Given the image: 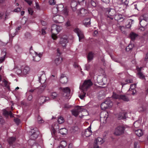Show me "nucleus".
I'll list each match as a JSON object with an SVG mask.
<instances>
[{
    "instance_id": "nucleus-41",
    "label": "nucleus",
    "mask_w": 148,
    "mask_h": 148,
    "mask_svg": "<svg viewBox=\"0 0 148 148\" xmlns=\"http://www.w3.org/2000/svg\"><path fill=\"white\" fill-rule=\"evenodd\" d=\"M89 3L92 6L94 7H96L97 5L95 0H91Z\"/></svg>"
},
{
    "instance_id": "nucleus-2",
    "label": "nucleus",
    "mask_w": 148,
    "mask_h": 148,
    "mask_svg": "<svg viewBox=\"0 0 148 148\" xmlns=\"http://www.w3.org/2000/svg\"><path fill=\"white\" fill-rule=\"evenodd\" d=\"M92 85L90 79L85 80L83 84L79 86V88L82 91H86Z\"/></svg>"
},
{
    "instance_id": "nucleus-52",
    "label": "nucleus",
    "mask_w": 148,
    "mask_h": 148,
    "mask_svg": "<svg viewBox=\"0 0 148 148\" xmlns=\"http://www.w3.org/2000/svg\"><path fill=\"white\" fill-rule=\"evenodd\" d=\"M49 3L50 5H54L56 3L55 0H49Z\"/></svg>"
},
{
    "instance_id": "nucleus-19",
    "label": "nucleus",
    "mask_w": 148,
    "mask_h": 148,
    "mask_svg": "<svg viewBox=\"0 0 148 148\" xmlns=\"http://www.w3.org/2000/svg\"><path fill=\"white\" fill-rule=\"evenodd\" d=\"M60 89L62 90L64 93H66L67 95L69 94L71 91L70 88L68 87H66L65 88L60 87Z\"/></svg>"
},
{
    "instance_id": "nucleus-7",
    "label": "nucleus",
    "mask_w": 148,
    "mask_h": 148,
    "mask_svg": "<svg viewBox=\"0 0 148 148\" xmlns=\"http://www.w3.org/2000/svg\"><path fill=\"white\" fill-rule=\"evenodd\" d=\"M49 100V97L42 96L39 98L37 102L39 104L41 105L45 102H48Z\"/></svg>"
},
{
    "instance_id": "nucleus-45",
    "label": "nucleus",
    "mask_w": 148,
    "mask_h": 148,
    "mask_svg": "<svg viewBox=\"0 0 148 148\" xmlns=\"http://www.w3.org/2000/svg\"><path fill=\"white\" fill-rule=\"evenodd\" d=\"M136 84H134L131 85L130 88L129 89V90H134L136 88Z\"/></svg>"
},
{
    "instance_id": "nucleus-53",
    "label": "nucleus",
    "mask_w": 148,
    "mask_h": 148,
    "mask_svg": "<svg viewBox=\"0 0 148 148\" xmlns=\"http://www.w3.org/2000/svg\"><path fill=\"white\" fill-rule=\"evenodd\" d=\"M3 114L5 116H8L9 115L8 112L4 110H3Z\"/></svg>"
},
{
    "instance_id": "nucleus-42",
    "label": "nucleus",
    "mask_w": 148,
    "mask_h": 148,
    "mask_svg": "<svg viewBox=\"0 0 148 148\" xmlns=\"http://www.w3.org/2000/svg\"><path fill=\"white\" fill-rule=\"evenodd\" d=\"M58 12V11L56 7H53L52 9V12L53 15H56V14Z\"/></svg>"
},
{
    "instance_id": "nucleus-61",
    "label": "nucleus",
    "mask_w": 148,
    "mask_h": 148,
    "mask_svg": "<svg viewBox=\"0 0 148 148\" xmlns=\"http://www.w3.org/2000/svg\"><path fill=\"white\" fill-rule=\"evenodd\" d=\"M16 35V34L15 33H11V32H10V33L9 34V36L12 37H13L14 36Z\"/></svg>"
},
{
    "instance_id": "nucleus-12",
    "label": "nucleus",
    "mask_w": 148,
    "mask_h": 148,
    "mask_svg": "<svg viewBox=\"0 0 148 148\" xmlns=\"http://www.w3.org/2000/svg\"><path fill=\"white\" fill-rule=\"evenodd\" d=\"M60 81L62 84H66L68 81V78L64 74H62L60 76Z\"/></svg>"
},
{
    "instance_id": "nucleus-9",
    "label": "nucleus",
    "mask_w": 148,
    "mask_h": 148,
    "mask_svg": "<svg viewBox=\"0 0 148 148\" xmlns=\"http://www.w3.org/2000/svg\"><path fill=\"white\" fill-rule=\"evenodd\" d=\"M68 42V38L66 36H63L61 38L60 42L63 47H65Z\"/></svg>"
},
{
    "instance_id": "nucleus-54",
    "label": "nucleus",
    "mask_w": 148,
    "mask_h": 148,
    "mask_svg": "<svg viewBox=\"0 0 148 148\" xmlns=\"http://www.w3.org/2000/svg\"><path fill=\"white\" fill-rule=\"evenodd\" d=\"M28 10L29 14L32 15L33 12V11L32 9L31 8H28Z\"/></svg>"
},
{
    "instance_id": "nucleus-25",
    "label": "nucleus",
    "mask_w": 148,
    "mask_h": 148,
    "mask_svg": "<svg viewBox=\"0 0 148 148\" xmlns=\"http://www.w3.org/2000/svg\"><path fill=\"white\" fill-rule=\"evenodd\" d=\"M135 134L138 136H140L143 134L142 130L140 129H138L135 130Z\"/></svg>"
},
{
    "instance_id": "nucleus-11",
    "label": "nucleus",
    "mask_w": 148,
    "mask_h": 148,
    "mask_svg": "<svg viewBox=\"0 0 148 148\" xmlns=\"http://www.w3.org/2000/svg\"><path fill=\"white\" fill-rule=\"evenodd\" d=\"M108 12L109 13V15L108 16V17L112 20L114 18V16L116 13L115 10L114 9H111L110 10H108Z\"/></svg>"
},
{
    "instance_id": "nucleus-1",
    "label": "nucleus",
    "mask_w": 148,
    "mask_h": 148,
    "mask_svg": "<svg viewBox=\"0 0 148 148\" xmlns=\"http://www.w3.org/2000/svg\"><path fill=\"white\" fill-rule=\"evenodd\" d=\"M62 29L61 27L56 25L54 24L52 25L51 28V37L53 40H55L56 39L57 37L56 35Z\"/></svg>"
},
{
    "instance_id": "nucleus-28",
    "label": "nucleus",
    "mask_w": 148,
    "mask_h": 148,
    "mask_svg": "<svg viewBox=\"0 0 148 148\" xmlns=\"http://www.w3.org/2000/svg\"><path fill=\"white\" fill-rule=\"evenodd\" d=\"M66 145V143L65 141H62L60 142V145L58 148H64Z\"/></svg>"
},
{
    "instance_id": "nucleus-58",
    "label": "nucleus",
    "mask_w": 148,
    "mask_h": 148,
    "mask_svg": "<svg viewBox=\"0 0 148 148\" xmlns=\"http://www.w3.org/2000/svg\"><path fill=\"white\" fill-rule=\"evenodd\" d=\"M25 1L29 5H30L32 3V1L31 0H25Z\"/></svg>"
},
{
    "instance_id": "nucleus-46",
    "label": "nucleus",
    "mask_w": 148,
    "mask_h": 148,
    "mask_svg": "<svg viewBox=\"0 0 148 148\" xmlns=\"http://www.w3.org/2000/svg\"><path fill=\"white\" fill-rule=\"evenodd\" d=\"M90 65L88 63H87L85 65V69L87 71H88L90 69Z\"/></svg>"
},
{
    "instance_id": "nucleus-34",
    "label": "nucleus",
    "mask_w": 148,
    "mask_h": 148,
    "mask_svg": "<svg viewBox=\"0 0 148 148\" xmlns=\"http://www.w3.org/2000/svg\"><path fill=\"white\" fill-rule=\"evenodd\" d=\"M59 132L61 134L64 135L67 133V130L65 128H62L60 129Z\"/></svg>"
},
{
    "instance_id": "nucleus-32",
    "label": "nucleus",
    "mask_w": 148,
    "mask_h": 148,
    "mask_svg": "<svg viewBox=\"0 0 148 148\" xmlns=\"http://www.w3.org/2000/svg\"><path fill=\"white\" fill-rule=\"evenodd\" d=\"M125 83L122 82L121 83V84L122 86L129 83H133V80L132 79H127L125 80Z\"/></svg>"
},
{
    "instance_id": "nucleus-30",
    "label": "nucleus",
    "mask_w": 148,
    "mask_h": 148,
    "mask_svg": "<svg viewBox=\"0 0 148 148\" xmlns=\"http://www.w3.org/2000/svg\"><path fill=\"white\" fill-rule=\"evenodd\" d=\"M58 9V12H62L64 9V5L62 4H60L56 6Z\"/></svg>"
},
{
    "instance_id": "nucleus-24",
    "label": "nucleus",
    "mask_w": 148,
    "mask_h": 148,
    "mask_svg": "<svg viewBox=\"0 0 148 148\" xmlns=\"http://www.w3.org/2000/svg\"><path fill=\"white\" fill-rule=\"evenodd\" d=\"M94 54L92 52H90L87 56L88 62H90L93 59Z\"/></svg>"
},
{
    "instance_id": "nucleus-38",
    "label": "nucleus",
    "mask_w": 148,
    "mask_h": 148,
    "mask_svg": "<svg viewBox=\"0 0 148 148\" xmlns=\"http://www.w3.org/2000/svg\"><path fill=\"white\" fill-rule=\"evenodd\" d=\"M58 121L59 124H62L64 122V118L60 116L58 118Z\"/></svg>"
},
{
    "instance_id": "nucleus-57",
    "label": "nucleus",
    "mask_w": 148,
    "mask_h": 148,
    "mask_svg": "<svg viewBox=\"0 0 148 148\" xmlns=\"http://www.w3.org/2000/svg\"><path fill=\"white\" fill-rule=\"evenodd\" d=\"M16 73L18 75L22 73V71L19 69H17L16 71Z\"/></svg>"
},
{
    "instance_id": "nucleus-17",
    "label": "nucleus",
    "mask_w": 148,
    "mask_h": 148,
    "mask_svg": "<svg viewBox=\"0 0 148 148\" xmlns=\"http://www.w3.org/2000/svg\"><path fill=\"white\" fill-rule=\"evenodd\" d=\"M88 11L87 10L84 9V8L81 9L79 12H78V14L82 16H84Z\"/></svg>"
},
{
    "instance_id": "nucleus-51",
    "label": "nucleus",
    "mask_w": 148,
    "mask_h": 148,
    "mask_svg": "<svg viewBox=\"0 0 148 148\" xmlns=\"http://www.w3.org/2000/svg\"><path fill=\"white\" fill-rule=\"evenodd\" d=\"M38 120L39 123H41L43 122V120L41 119L40 116H38Z\"/></svg>"
},
{
    "instance_id": "nucleus-26",
    "label": "nucleus",
    "mask_w": 148,
    "mask_h": 148,
    "mask_svg": "<svg viewBox=\"0 0 148 148\" xmlns=\"http://www.w3.org/2000/svg\"><path fill=\"white\" fill-rule=\"evenodd\" d=\"M2 56L0 57V63H2L5 60V56L6 55V52L5 51H2L1 53Z\"/></svg>"
},
{
    "instance_id": "nucleus-49",
    "label": "nucleus",
    "mask_w": 148,
    "mask_h": 148,
    "mask_svg": "<svg viewBox=\"0 0 148 148\" xmlns=\"http://www.w3.org/2000/svg\"><path fill=\"white\" fill-rule=\"evenodd\" d=\"M83 92V94L79 96V97L81 99H83L84 97L86 95V91H82Z\"/></svg>"
},
{
    "instance_id": "nucleus-33",
    "label": "nucleus",
    "mask_w": 148,
    "mask_h": 148,
    "mask_svg": "<svg viewBox=\"0 0 148 148\" xmlns=\"http://www.w3.org/2000/svg\"><path fill=\"white\" fill-rule=\"evenodd\" d=\"M133 20H128L127 22V24L126 25V27L127 28H130L131 27V25L133 23Z\"/></svg>"
},
{
    "instance_id": "nucleus-4",
    "label": "nucleus",
    "mask_w": 148,
    "mask_h": 148,
    "mask_svg": "<svg viewBox=\"0 0 148 148\" xmlns=\"http://www.w3.org/2000/svg\"><path fill=\"white\" fill-rule=\"evenodd\" d=\"M112 106V103L109 99L106 100L102 103L101 107L102 110H105L108 108H110Z\"/></svg>"
},
{
    "instance_id": "nucleus-16",
    "label": "nucleus",
    "mask_w": 148,
    "mask_h": 148,
    "mask_svg": "<svg viewBox=\"0 0 148 148\" xmlns=\"http://www.w3.org/2000/svg\"><path fill=\"white\" fill-rule=\"evenodd\" d=\"M127 113L125 112L120 113L118 116V119H125L126 118Z\"/></svg>"
},
{
    "instance_id": "nucleus-23",
    "label": "nucleus",
    "mask_w": 148,
    "mask_h": 148,
    "mask_svg": "<svg viewBox=\"0 0 148 148\" xmlns=\"http://www.w3.org/2000/svg\"><path fill=\"white\" fill-rule=\"evenodd\" d=\"M77 3L76 2H72L71 3V7L73 11H75L77 10Z\"/></svg>"
},
{
    "instance_id": "nucleus-15",
    "label": "nucleus",
    "mask_w": 148,
    "mask_h": 148,
    "mask_svg": "<svg viewBox=\"0 0 148 148\" xmlns=\"http://www.w3.org/2000/svg\"><path fill=\"white\" fill-rule=\"evenodd\" d=\"M114 18L116 20L120 22L123 21L124 20L122 15L118 14L115 15Z\"/></svg>"
},
{
    "instance_id": "nucleus-14",
    "label": "nucleus",
    "mask_w": 148,
    "mask_h": 148,
    "mask_svg": "<svg viewBox=\"0 0 148 148\" xmlns=\"http://www.w3.org/2000/svg\"><path fill=\"white\" fill-rule=\"evenodd\" d=\"M91 126H90L86 129L85 131L84 134L86 137H88L92 134V132L91 130Z\"/></svg>"
},
{
    "instance_id": "nucleus-55",
    "label": "nucleus",
    "mask_w": 148,
    "mask_h": 148,
    "mask_svg": "<svg viewBox=\"0 0 148 148\" xmlns=\"http://www.w3.org/2000/svg\"><path fill=\"white\" fill-rule=\"evenodd\" d=\"M139 145L138 144V143L137 142H135L134 144V148H138L139 147Z\"/></svg>"
},
{
    "instance_id": "nucleus-21",
    "label": "nucleus",
    "mask_w": 148,
    "mask_h": 148,
    "mask_svg": "<svg viewBox=\"0 0 148 148\" xmlns=\"http://www.w3.org/2000/svg\"><path fill=\"white\" fill-rule=\"evenodd\" d=\"M16 138H15L11 137H9L8 139V141L9 144H13L16 140Z\"/></svg>"
},
{
    "instance_id": "nucleus-31",
    "label": "nucleus",
    "mask_w": 148,
    "mask_h": 148,
    "mask_svg": "<svg viewBox=\"0 0 148 148\" xmlns=\"http://www.w3.org/2000/svg\"><path fill=\"white\" fill-rule=\"evenodd\" d=\"M137 36V35L133 32H132L130 34V37L132 41L135 40Z\"/></svg>"
},
{
    "instance_id": "nucleus-62",
    "label": "nucleus",
    "mask_w": 148,
    "mask_h": 148,
    "mask_svg": "<svg viewBox=\"0 0 148 148\" xmlns=\"http://www.w3.org/2000/svg\"><path fill=\"white\" fill-rule=\"evenodd\" d=\"M64 107L65 108H69L71 107V106L67 104H65L64 105Z\"/></svg>"
},
{
    "instance_id": "nucleus-18",
    "label": "nucleus",
    "mask_w": 148,
    "mask_h": 148,
    "mask_svg": "<svg viewBox=\"0 0 148 148\" xmlns=\"http://www.w3.org/2000/svg\"><path fill=\"white\" fill-rule=\"evenodd\" d=\"M83 23L86 27H89L90 25V19L89 18L85 19L83 21Z\"/></svg>"
},
{
    "instance_id": "nucleus-27",
    "label": "nucleus",
    "mask_w": 148,
    "mask_h": 148,
    "mask_svg": "<svg viewBox=\"0 0 148 148\" xmlns=\"http://www.w3.org/2000/svg\"><path fill=\"white\" fill-rule=\"evenodd\" d=\"M62 61V59L60 57L57 58L55 60V64L58 66L61 63Z\"/></svg>"
},
{
    "instance_id": "nucleus-22",
    "label": "nucleus",
    "mask_w": 148,
    "mask_h": 148,
    "mask_svg": "<svg viewBox=\"0 0 148 148\" xmlns=\"http://www.w3.org/2000/svg\"><path fill=\"white\" fill-rule=\"evenodd\" d=\"M30 70L28 66H25L22 70V73L25 75L28 73Z\"/></svg>"
},
{
    "instance_id": "nucleus-60",
    "label": "nucleus",
    "mask_w": 148,
    "mask_h": 148,
    "mask_svg": "<svg viewBox=\"0 0 148 148\" xmlns=\"http://www.w3.org/2000/svg\"><path fill=\"white\" fill-rule=\"evenodd\" d=\"M138 110L139 112H142L144 111V109L143 107H140L138 108Z\"/></svg>"
},
{
    "instance_id": "nucleus-47",
    "label": "nucleus",
    "mask_w": 148,
    "mask_h": 148,
    "mask_svg": "<svg viewBox=\"0 0 148 148\" xmlns=\"http://www.w3.org/2000/svg\"><path fill=\"white\" fill-rule=\"evenodd\" d=\"M25 37L28 38H30L31 37L30 34L28 32H27L25 34Z\"/></svg>"
},
{
    "instance_id": "nucleus-63",
    "label": "nucleus",
    "mask_w": 148,
    "mask_h": 148,
    "mask_svg": "<svg viewBox=\"0 0 148 148\" xmlns=\"http://www.w3.org/2000/svg\"><path fill=\"white\" fill-rule=\"evenodd\" d=\"M14 11L15 12H18L20 11L21 9L20 8H18L16 9H15Z\"/></svg>"
},
{
    "instance_id": "nucleus-10",
    "label": "nucleus",
    "mask_w": 148,
    "mask_h": 148,
    "mask_svg": "<svg viewBox=\"0 0 148 148\" xmlns=\"http://www.w3.org/2000/svg\"><path fill=\"white\" fill-rule=\"evenodd\" d=\"M74 31L77 33L79 37V40L80 42L81 40L84 38V36L83 32L78 28L75 29L74 30Z\"/></svg>"
},
{
    "instance_id": "nucleus-8",
    "label": "nucleus",
    "mask_w": 148,
    "mask_h": 148,
    "mask_svg": "<svg viewBox=\"0 0 148 148\" xmlns=\"http://www.w3.org/2000/svg\"><path fill=\"white\" fill-rule=\"evenodd\" d=\"M108 117V112H105L101 113L100 115V121H102L103 123H106V120Z\"/></svg>"
},
{
    "instance_id": "nucleus-13",
    "label": "nucleus",
    "mask_w": 148,
    "mask_h": 148,
    "mask_svg": "<svg viewBox=\"0 0 148 148\" xmlns=\"http://www.w3.org/2000/svg\"><path fill=\"white\" fill-rule=\"evenodd\" d=\"M35 53V56L33 57V60L35 61L38 62L41 59V58L42 56V53H38L37 52H34Z\"/></svg>"
},
{
    "instance_id": "nucleus-43",
    "label": "nucleus",
    "mask_w": 148,
    "mask_h": 148,
    "mask_svg": "<svg viewBox=\"0 0 148 148\" xmlns=\"http://www.w3.org/2000/svg\"><path fill=\"white\" fill-rule=\"evenodd\" d=\"M62 12V13H63V14L65 16H66L68 15V10L66 9H64Z\"/></svg>"
},
{
    "instance_id": "nucleus-44",
    "label": "nucleus",
    "mask_w": 148,
    "mask_h": 148,
    "mask_svg": "<svg viewBox=\"0 0 148 148\" xmlns=\"http://www.w3.org/2000/svg\"><path fill=\"white\" fill-rule=\"evenodd\" d=\"M119 29L121 30L123 33H124L125 31V28L123 26H120L119 27Z\"/></svg>"
},
{
    "instance_id": "nucleus-3",
    "label": "nucleus",
    "mask_w": 148,
    "mask_h": 148,
    "mask_svg": "<svg viewBox=\"0 0 148 148\" xmlns=\"http://www.w3.org/2000/svg\"><path fill=\"white\" fill-rule=\"evenodd\" d=\"M125 129V127L123 125L118 126L115 129L114 134L117 136L120 135L124 133Z\"/></svg>"
},
{
    "instance_id": "nucleus-48",
    "label": "nucleus",
    "mask_w": 148,
    "mask_h": 148,
    "mask_svg": "<svg viewBox=\"0 0 148 148\" xmlns=\"http://www.w3.org/2000/svg\"><path fill=\"white\" fill-rule=\"evenodd\" d=\"M14 120L16 124L17 125H18L20 122V120L17 118H14Z\"/></svg>"
},
{
    "instance_id": "nucleus-64",
    "label": "nucleus",
    "mask_w": 148,
    "mask_h": 148,
    "mask_svg": "<svg viewBox=\"0 0 148 148\" xmlns=\"http://www.w3.org/2000/svg\"><path fill=\"white\" fill-rule=\"evenodd\" d=\"M142 68V67L139 68V67H137L136 68V69H137V71L138 72H141V70Z\"/></svg>"
},
{
    "instance_id": "nucleus-20",
    "label": "nucleus",
    "mask_w": 148,
    "mask_h": 148,
    "mask_svg": "<svg viewBox=\"0 0 148 148\" xmlns=\"http://www.w3.org/2000/svg\"><path fill=\"white\" fill-rule=\"evenodd\" d=\"M38 135L37 132H33L32 134L30 136V138L32 140H35L38 137Z\"/></svg>"
},
{
    "instance_id": "nucleus-6",
    "label": "nucleus",
    "mask_w": 148,
    "mask_h": 148,
    "mask_svg": "<svg viewBox=\"0 0 148 148\" xmlns=\"http://www.w3.org/2000/svg\"><path fill=\"white\" fill-rule=\"evenodd\" d=\"M81 107L78 106H76L75 108L71 110L72 114L75 116H77L79 112L83 111V110Z\"/></svg>"
},
{
    "instance_id": "nucleus-59",
    "label": "nucleus",
    "mask_w": 148,
    "mask_h": 148,
    "mask_svg": "<svg viewBox=\"0 0 148 148\" xmlns=\"http://www.w3.org/2000/svg\"><path fill=\"white\" fill-rule=\"evenodd\" d=\"M148 20V18H144L143 19H142L141 21H140V25H141V23L143 22V21H147Z\"/></svg>"
},
{
    "instance_id": "nucleus-5",
    "label": "nucleus",
    "mask_w": 148,
    "mask_h": 148,
    "mask_svg": "<svg viewBox=\"0 0 148 148\" xmlns=\"http://www.w3.org/2000/svg\"><path fill=\"white\" fill-rule=\"evenodd\" d=\"M53 19L56 23H62L64 21V17L62 16L58 15H53Z\"/></svg>"
},
{
    "instance_id": "nucleus-37",
    "label": "nucleus",
    "mask_w": 148,
    "mask_h": 148,
    "mask_svg": "<svg viewBox=\"0 0 148 148\" xmlns=\"http://www.w3.org/2000/svg\"><path fill=\"white\" fill-rule=\"evenodd\" d=\"M3 82L4 83V86L7 88L8 89H9V83L5 79H3Z\"/></svg>"
},
{
    "instance_id": "nucleus-39",
    "label": "nucleus",
    "mask_w": 148,
    "mask_h": 148,
    "mask_svg": "<svg viewBox=\"0 0 148 148\" xmlns=\"http://www.w3.org/2000/svg\"><path fill=\"white\" fill-rule=\"evenodd\" d=\"M138 77L141 79H145V76L141 72H138L137 73Z\"/></svg>"
},
{
    "instance_id": "nucleus-29",
    "label": "nucleus",
    "mask_w": 148,
    "mask_h": 148,
    "mask_svg": "<svg viewBox=\"0 0 148 148\" xmlns=\"http://www.w3.org/2000/svg\"><path fill=\"white\" fill-rule=\"evenodd\" d=\"M121 99L126 101H129V98L125 95H121L120 100Z\"/></svg>"
},
{
    "instance_id": "nucleus-50",
    "label": "nucleus",
    "mask_w": 148,
    "mask_h": 148,
    "mask_svg": "<svg viewBox=\"0 0 148 148\" xmlns=\"http://www.w3.org/2000/svg\"><path fill=\"white\" fill-rule=\"evenodd\" d=\"M58 96V95L57 93L56 92H53L51 94V96L54 99L56 97H57Z\"/></svg>"
},
{
    "instance_id": "nucleus-36",
    "label": "nucleus",
    "mask_w": 148,
    "mask_h": 148,
    "mask_svg": "<svg viewBox=\"0 0 148 148\" xmlns=\"http://www.w3.org/2000/svg\"><path fill=\"white\" fill-rule=\"evenodd\" d=\"M120 96L121 95H118L114 92L113 93L112 97L114 99L120 100Z\"/></svg>"
},
{
    "instance_id": "nucleus-35",
    "label": "nucleus",
    "mask_w": 148,
    "mask_h": 148,
    "mask_svg": "<svg viewBox=\"0 0 148 148\" xmlns=\"http://www.w3.org/2000/svg\"><path fill=\"white\" fill-rule=\"evenodd\" d=\"M140 125V121H137L134 123V126L136 128H138Z\"/></svg>"
},
{
    "instance_id": "nucleus-40",
    "label": "nucleus",
    "mask_w": 148,
    "mask_h": 148,
    "mask_svg": "<svg viewBox=\"0 0 148 148\" xmlns=\"http://www.w3.org/2000/svg\"><path fill=\"white\" fill-rule=\"evenodd\" d=\"M133 47V45L132 44H130L126 48V51L128 52L131 51Z\"/></svg>"
},
{
    "instance_id": "nucleus-56",
    "label": "nucleus",
    "mask_w": 148,
    "mask_h": 148,
    "mask_svg": "<svg viewBox=\"0 0 148 148\" xmlns=\"http://www.w3.org/2000/svg\"><path fill=\"white\" fill-rule=\"evenodd\" d=\"M65 25L67 27L70 26L71 25L70 21H68L66 23Z\"/></svg>"
}]
</instances>
